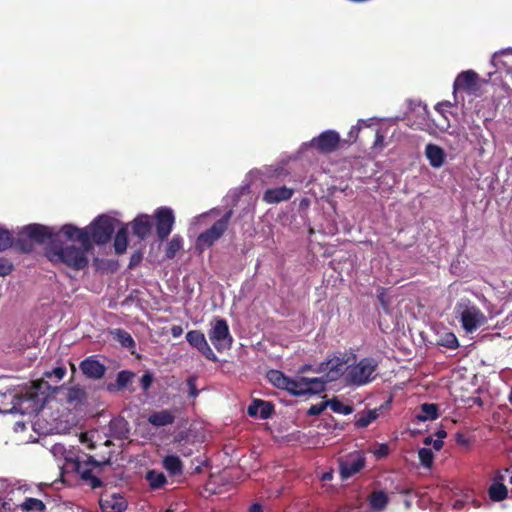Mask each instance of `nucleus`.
<instances>
[{
    "instance_id": "14",
    "label": "nucleus",
    "mask_w": 512,
    "mask_h": 512,
    "mask_svg": "<svg viewBox=\"0 0 512 512\" xmlns=\"http://www.w3.org/2000/svg\"><path fill=\"white\" fill-rule=\"evenodd\" d=\"M90 251L84 250L80 245L78 248L75 246L68 247L66 245V266L76 270H81L88 265V257L86 253Z\"/></svg>"
},
{
    "instance_id": "20",
    "label": "nucleus",
    "mask_w": 512,
    "mask_h": 512,
    "mask_svg": "<svg viewBox=\"0 0 512 512\" xmlns=\"http://www.w3.org/2000/svg\"><path fill=\"white\" fill-rule=\"evenodd\" d=\"M68 466H71L72 469L76 470L77 473L80 474L81 479L84 480L91 488L95 489L102 486V481L98 477L93 476L90 470H81L78 462L73 461L72 458L66 457V469Z\"/></svg>"
},
{
    "instance_id": "57",
    "label": "nucleus",
    "mask_w": 512,
    "mask_h": 512,
    "mask_svg": "<svg viewBox=\"0 0 512 512\" xmlns=\"http://www.w3.org/2000/svg\"><path fill=\"white\" fill-rule=\"evenodd\" d=\"M261 511H262V506L258 503L253 504L249 509V512H261Z\"/></svg>"
},
{
    "instance_id": "5",
    "label": "nucleus",
    "mask_w": 512,
    "mask_h": 512,
    "mask_svg": "<svg viewBox=\"0 0 512 512\" xmlns=\"http://www.w3.org/2000/svg\"><path fill=\"white\" fill-rule=\"evenodd\" d=\"M379 361L373 357L361 358L344 370L345 380L350 385L364 386L373 382L378 376Z\"/></svg>"
},
{
    "instance_id": "44",
    "label": "nucleus",
    "mask_w": 512,
    "mask_h": 512,
    "mask_svg": "<svg viewBox=\"0 0 512 512\" xmlns=\"http://www.w3.org/2000/svg\"><path fill=\"white\" fill-rule=\"evenodd\" d=\"M327 407H328V401H324V402L312 405L308 409L307 414L310 416L320 415Z\"/></svg>"
},
{
    "instance_id": "30",
    "label": "nucleus",
    "mask_w": 512,
    "mask_h": 512,
    "mask_svg": "<svg viewBox=\"0 0 512 512\" xmlns=\"http://www.w3.org/2000/svg\"><path fill=\"white\" fill-rule=\"evenodd\" d=\"M163 467L171 475H180L183 471L182 461L178 456L168 455L163 459Z\"/></svg>"
},
{
    "instance_id": "45",
    "label": "nucleus",
    "mask_w": 512,
    "mask_h": 512,
    "mask_svg": "<svg viewBox=\"0 0 512 512\" xmlns=\"http://www.w3.org/2000/svg\"><path fill=\"white\" fill-rule=\"evenodd\" d=\"M435 436L437 439L433 443V448L439 451L443 447V439L447 436V433L444 429H439L436 431Z\"/></svg>"
},
{
    "instance_id": "49",
    "label": "nucleus",
    "mask_w": 512,
    "mask_h": 512,
    "mask_svg": "<svg viewBox=\"0 0 512 512\" xmlns=\"http://www.w3.org/2000/svg\"><path fill=\"white\" fill-rule=\"evenodd\" d=\"M469 501H470V497L465 496V498H463V499L455 500L453 507H454V509H462Z\"/></svg>"
},
{
    "instance_id": "40",
    "label": "nucleus",
    "mask_w": 512,
    "mask_h": 512,
    "mask_svg": "<svg viewBox=\"0 0 512 512\" xmlns=\"http://www.w3.org/2000/svg\"><path fill=\"white\" fill-rule=\"evenodd\" d=\"M418 457H419L420 463L424 467H426V468H430L431 467L432 462H433V458H434V455H433V452H432L431 449L426 448V447L419 449Z\"/></svg>"
},
{
    "instance_id": "8",
    "label": "nucleus",
    "mask_w": 512,
    "mask_h": 512,
    "mask_svg": "<svg viewBox=\"0 0 512 512\" xmlns=\"http://www.w3.org/2000/svg\"><path fill=\"white\" fill-rule=\"evenodd\" d=\"M268 381L275 387L283 390H287L294 396L307 395V382L301 379V376L295 378H289L284 373L278 370H270L267 373Z\"/></svg>"
},
{
    "instance_id": "51",
    "label": "nucleus",
    "mask_w": 512,
    "mask_h": 512,
    "mask_svg": "<svg viewBox=\"0 0 512 512\" xmlns=\"http://www.w3.org/2000/svg\"><path fill=\"white\" fill-rule=\"evenodd\" d=\"M171 335L174 337V338H178L180 337L182 334H183V328L182 326L180 325H173L171 327Z\"/></svg>"
},
{
    "instance_id": "56",
    "label": "nucleus",
    "mask_w": 512,
    "mask_h": 512,
    "mask_svg": "<svg viewBox=\"0 0 512 512\" xmlns=\"http://www.w3.org/2000/svg\"><path fill=\"white\" fill-rule=\"evenodd\" d=\"M358 131H359V127L356 125V126H353L351 129H350V132H349V137L350 138H356L357 137V134H358Z\"/></svg>"
},
{
    "instance_id": "42",
    "label": "nucleus",
    "mask_w": 512,
    "mask_h": 512,
    "mask_svg": "<svg viewBox=\"0 0 512 512\" xmlns=\"http://www.w3.org/2000/svg\"><path fill=\"white\" fill-rule=\"evenodd\" d=\"M133 376L134 374L129 371L119 372L116 378L118 388L126 387L132 381Z\"/></svg>"
},
{
    "instance_id": "22",
    "label": "nucleus",
    "mask_w": 512,
    "mask_h": 512,
    "mask_svg": "<svg viewBox=\"0 0 512 512\" xmlns=\"http://www.w3.org/2000/svg\"><path fill=\"white\" fill-rule=\"evenodd\" d=\"M128 232L129 224H121L116 234L113 237V249L117 255H122L126 252L128 246Z\"/></svg>"
},
{
    "instance_id": "25",
    "label": "nucleus",
    "mask_w": 512,
    "mask_h": 512,
    "mask_svg": "<svg viewBox=\"0 0 512 512\" xmlns=\"http://www.w3.org/2000/svg\"><path fill=\"white\" fill-rule=\"evenodd\" d=\"M175 415L170 410H161L151 413L148 416V422L155 427H163L173 424Z\"/></svg>"
},
{
    "instance_id": "41",
    "label": "nucleus",
    "mask_w": 512,
    "mask_h": 512,
    "mask_svg": "<svg viewBox=\"0 0 512 512\" xmlns=\"http://www.w3.org/2000/svg\"><path fill=\"white\" fill-rule=\"evenodd\" d=\"M66 435L69 437V441H79L82 444L87 445L89 448H92L91 444V438L89 437L88 433L81 432L78 434L77 432H66Z\"/></svg>"
},
{
    "instance_id": "50",
    "label": "nucleus",
    "mask_w": 512,
    "mask_h": 512,
    "mask_svg": "<svg viewBox=\"0 0 512 512\" xmlns=\"http://www.w3.org/2000/svg\"><path fill=\"white\" fill-rule=\"evenodd\" d=\"M388 446L386 444H381L379 448L375 451V455L377 457H384L388 454Z\"/></svg>"
},
{
    "instance_id": "26",
    "label": "nucleus",
    "mask_w": 512,
    "mask_h": 512,
    "mask_svg": "<svg viewBox=\"0 0 512 512\" xmlns=\"http://www.w3.org/2000/svg\"><path fill=\"white\" fill-rule=\"evenodd\" d=\"M45 445H50V452L54 456L56 460L59 461V479L58 481L64 483V445L61 443L55 442L51 443L48 439H44Z\"/></svg>"
},
{
    "instance_id": "4",
    "label": "nucleus",
    "mask_w": 512,
    "mask_h": 512,
    "mask_svg": "<svg viewBox=\"0 0 512 512\" xmlns=\"http://www.w3.org/2000/svg\"><path fill=\"white\" fill-rule=\"evenodd\" d=\"M344 361L338 357L321 362L316 366L303 365L299 373L313 372L318 374L316 377L301 376L304 382H307V395L319 394L326 389L330 382L338 380L344 373Z\"/></svg>"
},
{
    "instance_id": "15",
    "label": "nucleus",
    "mask_w": 512,
    "mask_h": 512,
    "mask_svg": "<svg viewBox=\"0 0 512 512\" xmlns=\"http://www.w3.org/2000/svg\"><path fill=\"white\" fill-rule=\"evenodd\" d=\"M129 226H131L132 232L137 238L144 240L151 233L152 219L147 214H141L131 221Z\"/></svg>"
},
{
    "instance_id": "19",
    "label": "nucleus",
    "mask_w": 512,
    "mask_h": 512,
    "mask_svg": "<svg viewBox=\"0 0 512 512\" xmlns=\"http://www.w3.org/2000/svg\"><path fill=\"white\" fill-rule=\"evenodd\" d=\"M80 368L83 374L92 379L102 378L106 371L105 366L93 357L83 360L80 364Z\"/></svg>"
},
{
    "instance_id": "33",
    "label": "nucleus",
    "mask_w": 512,
    "mask_h": 512,
    "mask_svg": "<svg viewBox=\"0 0 512 512\" xmlns=\"http://www.w3.org/2000/svg\"><path fill=\"white\" fill-rule=\"evenodd\" d=\"M488 494L491 500L499 502L507 497L508 490L504 484L495 482L489 487Z\"/></svg>"
},
{
    "instance_id": "24",
    "label": "nucleus",
    "mask_w": 512,
    "mask_h": 512,
    "mask_svg": "<svg viewBox=\"0 0 512 512\" xmlns=\"http://www.w3.org/2000/svg\"><path fill=\"white\" fill-rule=\"evenodd\" d=\"M110 435L116 439H126L129 435V424L122 418H114L109 423Z\"/></svg>"
},
{
    "instance_id": "6",
    "label": "nucleus",
    "mask_w": 512,
    "mask_h": 512,
    "mask_svg": "<svg viewBox=\"0 0 512 512\" xmlns=\"http://www.w3.org/2000/svg\"><path fill=\"white\" fill-rule=\"evenodd\" d=\"M455 314L467 333H473L487 322L484 313L468 299L457 302Z\"/></svg>"
},
{
    "instance_id": "23",
    "label": "nucleus",
    "mask_w": 512,
    "mask_h": 512,
    "mask_svg": "<svg viewBox=\"0 0 512 512\" xmlns=\"http://www.w3.org/2000/svg\"><path fill=\"white\" fill-rule=\"evenodd\" d=\"M425 156L434 168H440L444 164L446 157L444 150L440 146L431 143L425 147Z\"/></svg>"
},
{
    "instance_id": "37",
    "label": "nucleus",
    "mask_w": 512,
    "mask_h": 512,
    "mask_svg": "<svg viewBox=\"0 0 512 512\" xmlns=\"http://www.w3.org/2000/svg\"><path fill=\"white\" fill-rule=\"evenodd\" d=\"M21 509L26 512H42L45 509L44 503L36 498H27L21 505Z\"/></svg>"
},
{
    "instance_id": "53",
    "label": "nucleus",
    "mask_w": 512,
    "mask_h": 512,
    "mask_svg": "<svg viewBox=\"0 0 512 512\" xmlns=\"http://www.w3.org/2000/svg\"><path fill=\"white\" fill-rule=\"evenodd\" d=\"M383 142H384V137L382 135H380L378 132L376 134V140H375V143H374V148L376 149H382L383 147Z\"/></svg>"
},
{
    "instance_id": "16",
    "label": "nucleus",
    "mask_w": 512,
    "mask_h": 512,
    "mask_svg": "<svg viewBox=\"0 0 512 512\" xmlns=\"http://www.w3.org/2000/svg\"><path fill=\"white\" fill-rule=\"evenodd\" d=\"M294 194V189L286 186L269 188L263 194V201L267 204H278L289 200Z\"/></svg>"
},
{
    "instance_id": "13",
    "label": "nucleus",
    "mask_w": 512,
    "mask_h": 512,
    "mask_svg": "<svg viewBox=\"0 0 512 512\" xmlns=\"http://www.w3.org/2000/svg\"><path fill=\"white\" fill-rule=\"evenodd\" d=\"M187 342L194 348H196L206 359L216 362L217 356L213 352L212 348L208 344L204 333L199 330H191L186 334Z\"/></svg>"
},
{
    "instance_id": "1",
    "label": "nucleus",
    "mask_w": 512,
    "mask_h": 512,
    "mask_svg": "<svg viewBox=\"0 0 512 512\" xmlns=\"http://www.w3.org/2000/svg\"><path fill=\"white\" fill-rule=\"evenodd\" d=\"M64 377V369L56 367L47 371L44 377L13 396L12 407L6 412L23 416H35L42 411L39 426L47 435L64 432L63 404L64 385L59 384Z\"/></svg>"
},
{
    "instance_id": "46",
    "label": "nucleus",
    "mask_w": 512,
    "mask_h": 512,
    "mask_svg": "<svg viewBox=\"0 0 512 512\" xmlns=\"http://www.w3.org/2000/svg\"><path fill=\"white\" fill-rule=\"evenodd\" d=\"M196 380H197L196 376H190L187 379V386H188V389H189V395L192 398H196L198 396V394H199V391L196 388Z\"/></svg>"
},
{
    "instance_id": "17",
    "label": "nucleus",
    "mask_w": 512,
    "mask_h": 512,
    "mask_svg": "<svg viewBox=\"0 0 512 512\" xmlns=\"http://www.w3.org/2000/svg\"><path fill=\"white\" fill-rule=\"evenodd\" d=\"M99 503L103 512H124L127 508L126 500L119 494L102 496Z\"/></svg>"
},
{
    "instance_id": "39",
    "label": "nucleus",
    "mask_w": 512,
    "mask_h": 512,
    "mask_svg": "<svg viewBox=\"0 0 512 512\" xmlns=\"http://www.w3.org/2000/svg\"><path fill=\"white\" fill-rule=\"evenodd\" d=\"M85 399V391L80 388H70L66 393V401L69 403H81Z\"/></svg>"
},
{
    "instance_id": "28",
    "label": "nucleus",
    "mask_w": 512,
    "mask_h": 512,
    "mask_svg": "<svg viewBox=\"0 0 512 512\" xmlns=\"http://www.w3.org/2000/svg\"><path fill=\"white\" fill-rule=\"evenodd\" d=\"M439 416V408L434 403H424L420 405L419 412L416 413L415 418L419 422L431 421L437 419Z\"/></svg>"
},
{
    "instance_id": "47",
    "label": "nucleus",
    "mask_w": 512,
    "mask_h": 512,
    "mask_svg": "<svg viewBox=\"0 0 512 512\" xmlns=\"http://www.w3.org/2000/svg\"><path fill=\"white\" fill-rule=\"evenodd\" d=\"M153 382V375L150 372H146L143 374L140 380L141 387L144 391H147Z\"/></svg>"
},
{
    "instance_id": "54",
    "label": "nucleus",
    "mask_w": 512,
    "mask_h": 512,
    "mask_svg": "<svg viewBox=\"0 0 512 512\" xmlns=\"http://www.w3.org/2000/svg\"><path fill=\"white\" fill-rule=\"evenodd\" d=\"M141 260V255L139 253H135L131 256V259H130V264L129 266L130 267H133L134 265L138 264Z\"/></svg>"
},
{
    "instance_id": "12",
    "label": "nucleus",
    "mask_w": 512,
    "mask_h": 512,
    "mask_svg": "<svg viewBox=\"0 0 512 512\" xmlns=\"http://www.w3.org/2000/svg\"><path fill=\"white\" fill-rule=\"evenodd\" d=\"M339 143L340 135L334 130H327L313 138L309 145L321 153H331L338 148Z\"/></svg>"
},
{
    "instance_id": "35",
    "label": "nucleus",
    "mask_w": 512,
    "mask_h": 512,
    "mask_svg": "<svg viewBox=\"0 0 512 512\" xmlns=\"http://www.w3.org/2000/svg\"><path fill=\"white\" fill-rule=\"evenodd\" d=\"M183 239L179 235L173 236V238L168 242L166 247V257L168 259H173L177 252L182 248Z\"/></svg>"
},
{
    "instance_id": "11",
    "label": "nucleus",
    "mask_w": 512,
    "mask_h": 512,
    "mask_svg": "<svg viewBox=\"0 0 512 512\" xmlns=\"http://www.w3.org/2000/svg\"><path fill=\"white\" fill-rule=\"evenodd\" d=\"M365 457L361 452H353L339 460L342 479H347L360 472L365 466Z\"/></svg>"
},
{
    "instance_id": "38",
    "label": "nucleus",
    "mask_w": 512,
    "mask_h": 512,
    "mask_svg": "<svg viewBox=\"0 0 512 512\" xmlns=\"http://www.w3.org/2000/svg\"><path fill=\"white\" fill-rule=\"evenodd\" d=\"M14 243L11 232L0 226V252L10 248Z\"/></svg>"
},
{
    "instance_id": "60",
    "label": "nucleus",
    "mask_w": 512,
    "mask_h": 512,
    "mask_svg": "<svg viewBox=\"0 0 512 512\" xmlns=\"http://www.w3.org/2000/svg\"><path fill=\"white\" fill-rule=\"evenodd\" d=\"M206 215H207V213H204V214H202V215H200V216H198V217H195V218H194V221H193V224H194V223H196V222H198L200 218L205 217Z\"/></svg>"
},
{
    "instance_id": "61",
    "label": "nucleus",
    "mask_w": 512,
    "mask_h": 512,
    "mask_svg": "<svg viewBox=\"0 0 512 512\" xmlns=\"http://www.w3.org/2000/svg\"><path fill=\"white\" fill-rule=\"evenodd\" d=\"M471 502L474 504L475 507H479L480 503L474 499L471 500Z\"/></svg>"
},
{
    "instance_id": "59",
    "label": "nucleus",
    "mask_w": 512,
    "mask_h": 512,
    "mask_svg": "<svg viewBox=\"0 0 512 512\" xmlns=\"http://www.w3.org/2000/svg\"><path fill=\"white\" fill-rule=\"evenodd\" d=\"M434 441H435V440L433 439V437H432V436H427V437L424 439V441H423V442H424V444H425L426 446H430V445H432V446H433Z\"/></svg>"
},
{
    "instance_id": "3",
    "label": "nucleus",
    "mask_w": 512,
    "mask_h": 512,
    "mask_svg": "<svg viewBox=\"0 0 512 512\" xmlns=\"http://www.w3.org/2000/svg\"><path fill=\"white\" fill-rule=\"evenodd\" d=\"M117 224L118 220L106 214L97 216L83 229L66 224V240L76 241L84 250L93 251L94 245L104 246L111 241Z\"/></svg>"
},
{
    "instance_id": "10",
    "label": "nucleus",
    "mask_w": 512,
    "mask_h": 512,
    "mask_svg": "<svg viewBox=\"0 0 512 512\" xmlns=\"http://www.w3.org/2000/svg\"><path fill=\"white\" fill-rule=\"evenodd\" d=\"M156 232L159 240H165L171 233L175 222L173 210L169 207H160L155 211Z\"/></svg>"
},
{
    "instance_id": "7",
    "label": "nucleus",
    "mask_w": 512,
    "mask_h": 512,
    "mask_svg": "<svg viewBox=\"0 0 512 512\" xmlns=\"http://www.w3.org/2000/svg\"><path fill=\"white\" fill-rule=\"evenodd\" d=\"M233 215V210L227 211L224 216L216 221L212 227L199 234L196 239L195 247L203 252L219 240L228 228L229 221Z\"/></svg>"
},
{
    "instance_id": "36",
    "label": "nucleus",
    "mask_w": 512,
    "mask_h": 512,
    "mask_svg": "<svg viewBox=\"0 0 512 512\" xmlns=\"http://www.w3.org/2000/svg\"><path fill=\"white\" fill-rule=\"evenodd\" d=\"M328 407H330L333 412L342 415H349L353 412L352 406L346 405L336 398L328 400Z\"/></svg>"
},
{
    "instance_id": "2",
    "label": "nucleus",
    "mask_w": 512,
    "mask_h": 512,
    "mask_svg": "<svg viewBox=\"0 0 512 512\" xmlns=\"http://www.w3.org/2000/svg\"><path fill=\"white\" fill-rule=\"evenodd\" d=\"M61 228L38 223L28 224L18 229L15 247L23 253H30L34 244L44 246L47 259L54 264L64 263V247L61 241Z\"/></svg>"
},
{
    "instance_id": "52",
    "label": "nucleus",
    "mask_w": 512,
    "mask_h": 512,
    "mask_svg": "<svg viewBox=\"0 0 512 512\" xmlns=\"http://www.w3.org/2000/svg\"><path fill=\"white\" fill-rule=\"evenodd\" d=\"M474 135L476 136L478 140V144L482 147L486 143V139L482 136L481 130L479 127L475 128Z\"/></svg>"
},
{
    "instance_id": "29",
    "label": "nucleus",
    "mask_w": 512,
    "mask_h": 512,
    "mask_svg": "<svg viewBox=\"0 0 512 512\" xmlns=\"http://www.w3.org/2000/svg\"><path fill=\"white\" fill-rule=\"evenodd\" d=\"M259 173H262V175L265 178L270 179H276V180H284L290 172L281 165H271L268 167H265L263 170H259Z\"/></svg>"
},
{
    "instance_id": "58",
    "label": "nucleus",
    "mask_w": 512,
    "mask_h": 512,
    "mask_svg": "<svg viewBox=\"0 0 512 512\" xmlns=\"http://www.w3.org/2000/svg\"><path fill=\"white\" fill-rule=\"evenodd\" d=\"M333 475L331 472H325L322 474V481H330L332 479Z\"/></svg>"
},
{
    "instance_id": "55",
    "label": "nucleus",
    "mask_w": 512,
    "mask_h": 512,
    "mask_svg": "<svg viewBox=\"0 0 512 512\" xmlns=\"http://www.w3.org/2000/svg\"><path fill=\"white\" fill-rule=\"evenodd\" d=\"M377 297H378V300L381 303L383 309L385 311H387L388 310V303H387V301L385 299L384 293L383 292L379 293Z\"/></svg>"
},
{
    "instance_id": "34",
    "label": "nucleus",
    "mask_w": 512,
    "mask_h": 512,
    "mask_svg": "<svg viewBox=\"0 0 512 512\" xmlns=\"http://www.w3.org/2000/svg\"><path fill=\"white\" fill-rule=\"evenodd\" d=\"M146 479L153 489H159L166 483L165 475L155 470L148 471L146 474Z\"/></svg>"
},
{
    "instance_id": "27",
    "label": "nucleus",
    "mask_w": 512,
    "mask_h": 512,
    "mask_svg": "<svg viewBox=\"0 0 512 512\" xmlns=\"http://www.w3.org/2000/svg\"><path fill=\"white\" fill-rule=\"evenodd\" d=\"M478 75L472 71L461 72L454 81V92L459 88L470 89L476 85Z\"/></svg>"
},
{
    "instance_id": "48",
    "label": "nucleus",
    "mask_w": 512,
    "mask_h": 512,
    "mask_svg": "<svg viewBox=\"0 0 512 512\" xmlns=\"http://www.w3.org/2000/svg\"><path fill=\"white\" fill-rule=\"evenodd\" d=\"M12 271V264L6 259H0V276H6Z\"/></svg>"
},
{
    "instance_id": "21",
    "label": "nucleus",
    "mask_w": 512,
    "mask_h": 512,
    "mask_svg": "<svg viewBox=\"0 0 512 512\" xmlns=\"http://www.w3.org/2000/svg\"><path fill=\"white\" fill-rule=\"evenodd\" d=\"M273 412V406L270 402L263 400H254L252 404L249 405L247 409V413L251 417L259 416L261 419H267L271 416Z\"/></svg>"
},
{
    "instance_id": "31",
    "label": "nucleus",
    "mask_w": 512,
    "mask_h": 512,
    "mask_svg": "<svg viewBox=\"0 0 512 512\" xmlns=\"http://www.w3.org/2000/svg\"><path fill=\"white\" fill-rule=\"evenodd\" d=\"M379 416V409H373L358 413L356 415L355 426L365 428Z\"/></svg>"
},
{
    "instance_id": "18",
    "label": "nucleus",
    "mask_w": 512,
    "mask_h": 512,
    "mask_svg": "<svg viewBox=\"0 0 512 512\" xmlns=\"http://www.w3.org/2000/svg\"><path fill=\"white\" fill-rule=\"evenodd\" d=\"M36 342L35 333L29 330H18L11 340L10 348L13 351L21 352L28 347H31Z\"/></svg>"
},
{
    "instance_id": "32",
    "label": "nucleus",
    "mask_w": 512,
    "mask_h": 512,
    "mask_svg": "<svg viewBox=\"0 0 512 512\" xmlns=\"http://www.w3.org/2000/svg\"><path fill=\"white\" fill-rule=\"evenodd\" d=\"M113 339L118 341L125 348H132L135 346V342L132 336L124 329L116 328L111 331Z\"/></svg>"
},
{
    "instance_id": "43",
    "label": "nucleus",
    "mask_w": 512,
    "mask_h": 512,
    "mask_svg": "<svg viewBox=\"0 0 512 512\" xmlns=\"http://www.w3.org/2000/svg\"><path fill=\"white\" fill-rule=\"evenodd\" d=\"M441 345L455 349L459 346L458 339L453 333H446L441 339Z\"/></svg>"
},
{
    "instance_id": "9",
    "label": "nucleus",
    "mask_w": 512,
    "mask_h": 512,
    "mask_svg": "<svg viewBox=\"0 0 512 512\" xmlns=\"http://www.w3.org/2000/svg\"><path fill=\"white\" fill-rule=\"evenodd\" d=\"M208 336L218 352L228 350L232 346L233 337L230 334L229 326L225 319L215 318L211 323Z\"/></svg>"
}]
</instances>
